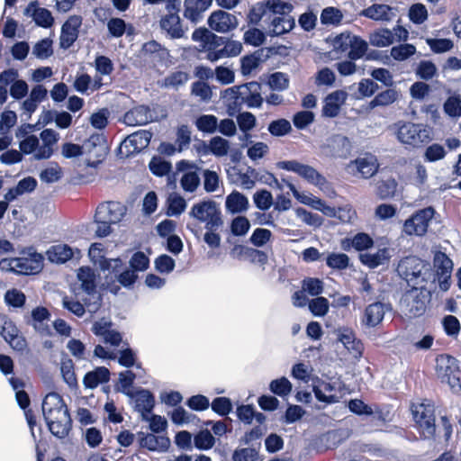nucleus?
<instances>
[{
    "mask_svg": "<svg viewBox=\"0 0 461 461\" xmlns=\"http://www.w3.org/2000/svg\"><path fill=\"white\" fill-rule=\"evenodd\" d=\"M88 256L91 261L103 271H116L118 267H122V261L119 258H106L104 257V245L102 243H93L89 248Z\"/></svg>",
    "mask_w": 461,
    "mask_h": 461,
    "instance_id": "nucleus-19",
    "label": "nucleus"
},
{
    "mask_svg": "<svg viewBox=\"0 0 461 461\" xmlns=\"http://www.w3.org/2000/svg\"><path fill=\"white\" fill-rule=\"evenodd\" d=\"M126 208L121 203L108 202L101 203L95 211V218L110 221L113 224L119 222L124 216Z\"/></svg>",
    "mask_w": 461,
    "mask_h": 461,
    "instance_id": "nucleus-22",
    "label": "nucleus"
},
{
    "mask_svg": "<svg viewBox=\"0 0 461 461\" xmlns=\"http://www.w3.org/2000/svg\"><path fill=\"white\" fill-rule=\"evenodd\" d=\"M313 368L305 363L300 362L294 364L291 368V376L298 381L308 384L312 383Z\"/></svg>",
    "mask_w": 461,
    "mask_h": 461,
    "instance_id": "nucleus-45",
    "label": "nucleus"
},
{
    "mask_svg": "<svg viewBox=\"0 0 461 461\" xmlns=\"http://www.w3.org/2000/svg\"><path fill=\"white\" fill-rule=\"evenodd\" d=\"M434 214L435 210L431 206L415 212L404 221L402 231L409 236L425 235Z\"/></svg>",
    "mask_w": 461,
    "mask_h": 461,
    "instance_id": "nucleus-8",
    "label": "nucleus"
},
{
    "mask_svg": "<svg viewBox=\"0 0 461 461\" xmlns=\"http://www.w3.org/2000/svg\"><path fill=\"white\" fill-rule=\"evenodd\" d=\"M82 289L91 296L93 303L85 302L89 312H95L101 305V295L96 292L95 272L87 267H82L77 273Z\"/></svg>",
    "mask_w": 461,
    "mask_h": 461,
    "instance_id": "nucleus-12",
    "label": "nucleus"
},
{
    "mask_svg": "<svg viewBox=\"0 0 461 461\" xmlns=\"http://www.w3.org/2000/svg\"><path fill=\"white\" fill-rule=\"evenodd\" d=\"M42 414L50 432L65 438L72 429V420L63 398L57 393H48L41 404Z\"/></svg>",
    "mask_w": 461,
    "mask_h": 461,
    "instance_id": "nucleus-1",
    "label": "nucleus"
},
{
    "mask_svg": "<svg viewBox=\"0 0 461 461\" xmlns=\"http://www.w3.org/2000/svg\"><path fill=\"white\" fill-rule=\"evenodd\" d=\"M321 149L328 157L347 158L351 151V142L348 137L336 134L326 140Z\"/></svg>",
    "mask_w": 461,
    "mask_h": 461,
    "instance_id": "nucleus-17",
    "label": "nucleus"
},
{
    "mask_svg": "<svg viewBox=\"0 0 461 461\" xmlns=\"http://www.w3.org/2000/svg\"><path fill=\"white\" fill-rule=\"evenodd\" d=\"M249 199L238 191H232L225 200L226 211L231 214L242 213L248 211Z\"/></svg>",
    "mask_w": 461,
    "mask_h": 461,
    "instance_id": "nucleus-34",
    "label": "nucleus"
},
{
    "mask_svg": "<svg viewBox=\"0 0 461 461\" xmlns=\"http://www.w3.org/2000/svg\"><path fill=\"white\" fill-rule=\"evenodd\" d=\"M41 140L40 149L35 156V160H43L50 158L54 153V146L59 140V133L53 129H44L41 131L40 137Z\"/></svg>",
    "mask_w": 461,
    "mask_h": 461,
    "instance_id": "nucleus-23",
    "label": "nucleus"
},
{
    "mask_svg": "<svg viewBox=\"0 0 461 461\" xmlns=\"http://www.w3.org/2000/svg\"><path fill=\"white\" fill-rule=\"evenodd\" d=\"M293 389L292 383L285 376L274 379L269 384V390L276 395L282 398L288 396Z\"/></svg>",
    "mask_w": 461,
    "mask_h": 461,
    "instance_id": "nucleus-47",
    "label": "nucleus"
},
{
    "mask_svg": "<svg viewBox=\"0 0 461 461\" xmlns=\"http://www.w3.org/2000/svg\"><path fill=\"white\" fill-rule=\"evenodd\" d=\"M222 98L226 104L227 113L235 116L245 105L239 86L226 89Z\"/></svg>",
    "mask_w": 461,
    "mask_h": 461,
    "instance_id": "nucleus-31",
    "label": "nucleus"
},
{
    "mask_svg": "<svg viewBox=\"0 0 461 461\" xmlns=\"http://www.w3.org/2000/svg\"><path fill=\"white\" fill-rule=\"evenodd\" d=\"M82 17L80 15H71L64 23L61 28L60 47L63 49L70 48L78 37L79 28L82 25Z\"/></svg>",
    "mask_w": 461,
    "mask_h": 461,
    "instance_id": "nucleus-21",
    "label": "nucleus"
},
{
    "mask_svg": "<svg viewBox=\"0 0 461 461\" xmlns=\"http://www.w3.org/2000/svg\"><path fill=\"white\" fill-rule=\"evenodd\" d=\"M359 14L376 22L388 23L396 17V9L384 4H374L363 9Z\"/></svg>",
    "mask_w": 461,
    "mask_h": 461,
    "instance_id": "nucleus-24",
    "label": "nucleus"
},
{
    "mask_svg": "<svg viewBox=\"0 0 461 461\" xmlns=\"http://www.w3.org/2000/svg\"><path fill=\"white\" fill-rule=\"evenodd\" d=\"M245 105L248 108H259L263 104V97L261 96V85L258 82L252 81L247 84L239 86Z\"/></svg>",
    "mask_w": 461,
    "mask_h": 461,
    "instance_id": "nucleus-26",
    "label": "nucleus"
},
{
    "mask_svg": "<svg viewBox=\"0 0 461 461\" xmlns=\"http://www.w3.org/2000/svg\"><path fill=\"white\" fill-rule=\"evenodd\" d=\"M120 268L121 267H118L116 271H110L115 274L116 281L121 285L128 289L131 288L138 279L137 273L131 268H126L123 271L119 272Z\"/></svg>",
    "mask_w": 461,
    "mask_h": 461,
    "instance_id": "nucleus-53",
    "label": "nucleus"
},
{
    "mask_svg": "<svg viewBox=\"0 0 461 461\" xmlns=\"http://www.w3.org/2000/svg\"><path fill=\"white\" fill-rule=\"evenodd\" d=\"M268 13H272L274 16H290L289 14L293 10L291 4L281 0L265 1Z\"/></svg>",
    "mask_w": 461,
    "mask_h": 461,
    "instance_id": "nucleus-52",
    "label": "nucleus"
},
{
    "mask_svg": "<svg viewBox=\"0 0 461 461\" xmlns=\"http://www.w3.org/2000/svg\"><path fill=\"white\" fill-rule=\"evenodd\" d=\"M392 311L390 303L375 302L368 304L363 312L360 322L366 328H375L384 320L386 312Z\"/></svg>",
    "mask_w": 461,
    "mask_h": 461,
    "instance_id": "nucleus-15",
    "label": "nucleus"
},
{
    "mask_svg": "<svg viewBox=\"0 0 461 461\" xmlns=\"http://www.w3.org/2000/svg\"><path fill=\"white\" fill-rule=\"evenodd\" d=\"M434 267L437 276L451 275L453 262L445 253L438 252L434 257Z\"/></svg>",
    "mask_w": 461,
    "mask_h": 461,
    "instance_id": "nucleus-55",
    "label": "nucleus"
},
{
    "mask_svg": "<svg viewBox=\"0 0 461 461\" xmlns=\"http://www.w3.org/2000/svg\"><path fill=\"white\" fill-rule=\"evenodd\" d=\"M209 149L215 157H224L230 149V142L220 136L212 137L209 141Z\"/></svg>",
    "mask_w": 461,
    "mask_h": 461,
    "instance_id": "nucleus-56",
    "label": "nucleus"
},
{
    "mask_svg": "<svg viewBox=\"0 0 461 461\" xmlns=\"http://www.w3.org/2000/svg\"><path fill=\"white\" fill-rule=\"evenodd\" d=\"M151 138L152 133L145 130L131 133L121 143L120 153L126 157L138 153L149 146Z\"/></svg>",
    "mask_w": 461,
    "mask_h": 461,
    "instance_id": "nucleus-14",
    "label": "nucleus"
},
{
    "mask_svg": "<svg viewBox=\"0 0 461 461\" xmlns=\"http://www.w3.org/2000/svg\"><path fill=\"white\" fill-rule=\"evenodd\" d=\"M398 92L395 89H386L375 96L369 103V108L374 109L377 106L390 105L398 99Z\"/></svg>",
    "mask_w": 461,
    "mask_h": 461,
    "instance_id": "nucleus-44",
    "label": "nucleus"
},
{
    "mask_svg": "<svg viewBox=\"0 0 461 461\" xmlns=\"http://www.w3.org/2000/svg\"><path fill=\"white\" fill-rule=\"evenodd\" d=\"M0 335L15 350L22 351L26 348V341L19 334L17 327L3 314H0Z\"/></svg>",
    "mask_w": 461,
    "mask_h": 461,
    "instance_id": "nucleus-16",
    "label": "nucleus"
},
{
    "mask_svg": "<svg viewBox=\"0 0 461 461\" xmlns=\"http://www.w3.org/2000/svg\"><path fill=\"white\" fill-rule=\"evenodd\" d=\"M149 167L155 176H163L171 171L172 165L160 157H154L149 161Z\"/></svg>",
    "mask_w": 461,
    "mask_h": 461,
    "instance_id": "nucleus-59",
    "label": "nucleus"
},
{
    "mask_svg": "<svg viewBox=\"0 0 461 461\" xmlns=\"http://www.w3.org/2000/svg\"><path fill=\"white\" fill-rule=\"evenodd\" d=\"M129 397L134 411L140 413L141 420H147L155 407L153 393L147 389H138Z\"/></svg>",
    "mask_w": 461,
    "mask_h": 461,
    "instance_id": "nucleus-18",
    "label": "nucleus"
},
{
    "mask_svg": "<svg viewBox=\"0 0 461 461\" xmlns=\"http://www.w3.org/2000/svg\"><path fill=\"white\" fill-rule=\"evenodd\" d=\"M24 15L32 17L34 23L42 28H50L54 23V18L50 10L40 7L37 2H31L23 12Z\"/></svg>",
    "mask_w": 461,
    "mask_h": 461,
    "instance_id": "nucleus-27",
    "label": "nucleus"
},
{
    "mask_svg": "<svg viewBox=\"0 0 461 461\" xmlns=\"http://www.w3.org/2000/svg\"><path fill=\"white\" fill-rule=\"evenodd\" d=\"M294 26V19L291 16H273L271 19V36H279L290 32Z\"/></svg>",
    "mask_w": 461,
    "mask_h": 461,
    "instance_id": "nucleus-40",
    "label": "nucleus"
},
{
    "mask_svg": "<svg viewBox=\"0 0 461 461\" xmlns=\"http://www.w3.org/2000/svg\"><path fill=\"white\" fill-rule=\"evenodd\" d=\"M277 167L286 171L294 172L305 179L310 184L322 187L327 184L326 178L314 167L300 163L296 160H284L276 164Z\"/></svg>",
    "mask_w": 461,
    "mask_h": 461,
    "instance_id": "nucleus-9",
    "label": "nucleus"
},
{
    "mask_svg": "<svg viewBox=\"0 0 461 461\" xmlns=\"http://www.w3.org/2000/svg\"><path fill=\"white\" fill-rule=\"evenodd\" d=\"M416 76L423 80H430L437 74V67L430 60H421L415 69Z\"/></svg>",
    "mask_w": 461,
    "mask_h": 461,
    "instance_id": "nucleus-58",
    "label": "nucleus"
},
{
    "mask_svg": "<svg viewBox=\"0 0 461 461\" xmlns=\"http://www.w3.org/2000/svg\"><path fill=\"white\" fill-rule=\"evenodd\" d=\"M348 95L345 90H336L329 94L324 99L322 114L330 118L336 117L339 113L341 106L347 101Z\"/></svg>",
    "mask_w": 461,
    "mask_h": 461,
    "instance_id": "nucleus-25",
    "label": "nucleus"
},
{
    "mask_svg": "<svg viewBox=\"0 0 461 461\" xmlns=\"http://www.w3.org/2000/svg\"><path fill=\"white\" fill-rule=\"evenodd\" d=\"M367 50V42L358 36H352V42L350 44L348 58L351 60L361 59Z\"/></svg>",
    "mask_w": 461,
    "mask_h": 461,
    "instance_id": "nucleus-54",
    "label": "nucleus"
},
{
    "mask_svg": "<svg viewBox=\"0 0 461 461\" xmlns=\"http://www.w3.org/2000/svg\"><path fill=\"white\" fill-rule=\"evenodd\" d=\"M312 392L316 399L325 403H334L338 402V397L333 394H326L335 391V384L330 382H325L318 376H313L312 379Z\"/></svg>",
    "mask_w": 461,
    "mask_h": 461,
    "instance_id": "nucleus-28",
    "label": "nucleus"
},
{
    "mask_svg": "<svg viewBox=\"0 0 461 461\" xmlns=\"http://www.w3.org/2000/svg\"><path fill=\"white\" fill-rule=\"evenodd\" d=\"M176 169L182 173L179 180L181 188L186 193H194L201 184L202 167L193 161L183 159L176 163Z\"/></svg>",
    "mask_w": 461,
    "mask_h": 461,
    "instance_id": "nucleus-10",
    "label": "nucleus"
},
{
    "mask_svg": "<svg viewBox=\"0 0 461 461\" xmlns=\"http://www.w3.org/2000/svg\"><path fill=\"white\" fill-rule=\"evenodd\" d=\"M140 446L150 451H165L169 446V440L166 437L147 434L140 438Z\"/></svg>",
    "mask_w": 461,
    "mask_h": 461,
    "instance_id": "nucleus-38",
    "label": "nucleus"
},
{
    "mask_svg": "<svg viewBox=\"0 0 461 461\" xmlns=\"http://www.w3.org/2000/svg\"><path fill=\"white\" fill-rule=\"evenodd\" d=\"M17 275H35L43 267V257L34 248L29 247L21 251V256L15 258Z\"/></svg>",
    "mask_w": 461,
    "mask_h": 461,
    "instance_id": "nucleus-11",
    "label": "nucleus"
},
{
    "mask_svg": "<svg viewBox=\"0 0 461 461\" xmlns=\"http://www.w3.org/2000/svg\"><path fill=\"white\" fill-rule=\"evenodd\" d=\"M52 54V41L48 38L41 40L32 48V55L39 59H46Z\"/></svg>",
    "mask_w": 461,
    "mask_h": 461,
    "instance_id": "nucleus-61",
    "label": "nucleus"
},
{
    "mask_svg": "<svg viewBox=\"0 0 461 461\" xmlns=\"http://www.w3.org/2000/svg\"><path fill=\"white\" fill-rule=\"evenodd\" d=\"M428 271L429 268L425 262L414 256L402 258L397 267L399 276L412 287L423 286L427 280Z\"/></svg>",
    "mask_w": 461,
    "mask_h": 461,
    "instance_id": "nucleus-3",
    "label": "nucleus"
},
{
    "mask_svg": "<svg viewBox=\"0 0 461 461\" xmlns=\"http://www.w3.org/2000/svg\"><path fill=\"white\" fill-rule=\"evenodd\" d=\"M349 257L341 252H331L326 257V265L335 270H345L349 266Z\"/></svg>",
    "mask_w": 461,
    "mask_h": 461,
    "instance_id": "nucleus-48",
    "label": "nucleus"
},
{
    "mask_svg": "<svg viewBox=\"0 0 461 461\" xmlns=\"http://www.w3.org/2000/svg\"><path fill=\"white\" fill-rule=\"evenodd\" d=\"M159 25L161 30L172 39H180L185 35L179 15L165 14L161 17Z\"/></svg>",
    "mask_w": 461,
    "mask_h": 461,
    "instance_id": "nucleus-32",
    "label": "nucleus"
},
{
    "mask_svg": "<svg viewBox=\"0 0 461 461\" xmlns=\"http://www.w3.org/2000/svg\"><path fill=\"white\" fill-rule=\"evenodd\" d=\"M210 28L218 32L225 33L237 28V17L226 11L219 10L212 13L208 19Z\"/></svg>",
    "mask_w": 461,
    "mask_h": 461,
    "instance_id": "nucleus-20",
    "label": "nucleus"
},
{
    "mask_svg": "<svg viewBox=\"0 0 461 461\" xmlns=\"http://www.w3.org/2000/svg\"><path fill=\"white\" fill-rule=\"evenodd\" d=\"M342 18L341 11L336 7H326L321 14V22L325 25H338Z\"/></svg>",
    "mask_w": 461,
    "mask_h": 461,
    "instance_id": "nucleus-60",
    "label": "nucleus"
},
{
    "mask_svg": "<svg viewBox=\"0 0 461 461\" xmlns=\"http://www.w3.org/2000/svg\"><path fill=\"white\" fill-rule=\"evenodd\" d=\"M194 124L203 133H214L218 128V119L213 114H203L196 118Z\"/></svg>",
    "mask_w": 461,
    "mask_h": 461,
    "instance_id": "nucleus-46",
    "label": "nucleus"
},
{
    "mask_svg": "<svg viewBox=\"0 0 461 461\" xmlns=\"http://www.w3.org/2000/svg\"><path fill=\"white\" fill-rule=\"evenodd\" d=\"M225 43V38L212 33L203 49L206 51V59L211 62H216L221 59L222 47Z\"/></svg>",
    "mask_w": 461,
    "mask_h": 461,
    "instance_id": "nucleus-35",
    "label": "nucleus"
},
{
    "mask_svg": "<svg viewBox=\"0 0 461 461\" xmlns=\"http://www.w3.org/2000/svg\"><path fill=\"white\" fill-rule=\"evenodd\" d=\"M170 419L172 422L177 426H183L185 424H189L194 422L197 420V417L187 411L182 406L176 407L170 413Z\"/></svg>",
    "mask_w": 461,
    "mask_h": 461,
    "instance_id": "nucleus-49",
    "label": "nucleus"
},
{
    "mask_svg": "<svg viewBox=\"0 0 461 461\" xmlns=\"http://www.w3.org/2000/svg\"><path fill=\"white\" fill-rule=\"evenodd\" d=\"M47 256L53 263H65L73 257V250L66 244L54 245L47 250Z\"/></svg>",
    "mask_w": 461,
    "mask_h": 461,
    "instance_id": "nucleus-41",
    "label": "nucleus"
},
{
    "mask_svg": "<svg viewBox=\"0 0 461 461\" xmlns=\"http://www.w3.org/2000/svg\"><path fill=\"white\" fill-rule=\"evenodd\" d=\"M362 264L370 268H375L380 265L384 264L389 259V253L387 249H380L377 251L371 253H362L359 256Z\"/></svg>",
    "mask_w": 461,
    "mask_h": 461,
    "instance_id": "nucleus-39",
    "label": "nucleus"
},
{
    "mask_svg": "<svg viewBox=\"0 0 461 461\" xmlns=\"http://www.w3.org/2000/svg\"><path fill=\"white\" fill-rule=\"evenodd\" d=\"M336 80L335 73L329 68L320 69L315 76V85L319 87H331Z\"/></svg>",
    "mask_w": 461,
    "mask_h": 461,
    "instance_id": "nucleus-63",
    "label": "nucleus"
},
{
    "mask_svg": "<svg viewBox=\"0 0 461 461\" xmlns=\"http://www.w3.org/2000/svg\"><path fill=\"white\" fill-rule=\"evenodd\" d=\"M19 149L23 155L32 154L35 159L38 149H40V139L36 135H31L26 139L21 140L19 141Z\"/></svg>",
    "mask_w": 461,
    "mask_h": 461,
    "instance_id": "nucleus-62",
    "label": "nucleus"
},
{
    "mask_svg": "<svg viewBox=\"0 0 461 461\" xmlns=\"http://www.w3.org/2000/svg\"><path fill=\"white\" fill-rule=\"evenodd\" d=\"M212 0H185L184 16L194 23L203 18V14L209 9Z\"/></svg>",
    "mask_w": 461,
    "mask_h": 461,
    "instance_id": "nucleus-29",
    "label": "nucleus"
},
{
    "mask_svg": "<svg viewBox=\"0 0 461 461\" xmlns=\"http://www.w3.org/2000/svg\"><path fill=\"white\" fill-rule=\"evenodd\" d=\"M379 163L377 158L370 153H366L362 157H358L350 161L347 166V171L350 174L357 173L363 178H370L378 171Z\"/></svg>",
    "mask_w": 461,
    "mask_h": 461,
    "instance_id": "nucleus-13",
    "label": "nucleus"
},
{
    "mask_svg": "<svg viewBox=\"0 0 461 461\" xmlns=\"http://www.w3.org/2000/svg\"><path fill=\"white\" fill-rule=\"evenodd\" d=\"M436 369L441 382L449 380L451 375L457 374V372L461 371L456 358L447 355L439 356L437 358Z\"/></svg>",
    "mask_w": 461,
    "mask_h": 461,
    "instance_id": "nucleus-33",
    "label": "nucleus"
},
{
    "mask_svg": "<svg viewBox=\"0 0 461 461\" xmlns=\"http://www.w3.org/2000/svg\"><path fill=\"white\" fill-rule=\"evenodd\" d=\"M110 377L109 370L104 366L96 367L95 370L86 374L83 379L85 387L94 389L100 384L108 382Z\"/></svg>",
    "mask_w": 461,
    "mask_h": 461,
    "instance_id": "nucleus-37",
    "label": "nucleus"
},
{
    "mask_svg": "<svg viewBox=\"0 0 461 461\" xmlns=\"http://www.w3.org/2000/svg\"><path fill=\"white\" fill-rule=\"evenodd\" d=\"M203 177V189L206 193H213L220 188L221 183L219 174L216 171L210 169H202Z\"/></svg>",
    "mask_w": 461,
    "mask_h": 461,
    "instance_id": "nucleus-51",
    "label": "nucleus"
},
{
    "mask_svg": "<svg viewBox=\"0 0 461 461\" xmlns=\"http://www.w3.org/2000/svg\"><path fill=\"white\" fill-rule=\"evenodd\" d=\"M186 205V201L182 195L177 193H171L167 199V214L168 216H179L185 212Z\"/></svg>",
    "mask_w": 461,
    "mask_h": 461,
    "instance_id": "nucleus-42",
    "label": "nucleus"
},
{
    "mask_svg": "<svg viewBox=\"0 0 461 461\" xmlns=\"http://www.w3.org/2000/svg\"><path fill=\"white\" fill-rule=\"evenodd\" d=\"M189 216L205 224L206 230H218L223 223L219 204L212 200L194 203Z\"/></svg>",
    "mask_w": 461,
    "mask_h": 461,
    "instance_id": "nucleus-5",
    "label": "nucleus"
},
{
    "mask_svg": "<svg viewBox=\"0 0 461 461\" xmlns=\"http://www.w3.org/2000/svg\"><path fill=\"white\" fill-rule=\"evenodd\" d=\"M152 121L150 109L146 105H138L128 111L123 122L129 126L145 125Z\"/></svg>",
    "mask_w": 461,
    "mask_h": 461,
    "instance_id": "nucleus-30",
    "label": "nucleus"
},
{
    "mask_svg": "<svg viewBox=\"0 0 461 461\" xmlns=\"http://www.w3.org/2000/svg\"><path fill=\"white\" fill-rule=\"evenodd\" d=\"M339 340L353 355L354 357H360L363 351V344L356 339L354 332L350 330H344L339 335Z\"/></svg>",
    "mask_w": 461,
    "mask_h": 461,
    "instance_id": "nucleus-36",
    "label": "nucleus"
},
{
    "mask_svg": "<svg viewBox=\"0 0 461 461\" xmlns=\"http://www.w3.org/2000/svg\"><path fill=\"white\" fill-rule=\"evenodd\" d=\"M105 144L104 136L101 134L92 135L82 146L71 142L64 143L61 147V154L66 158H74L83 153L95 151L96 158L105 154Z\"/></svg>",
    "mask_w": 461,
    "mask_h": 461,
    "instance_id": "nucleus-6",
    "label": "nucleus"
},
{
    "mask_svg": "<svg viewBox=\"0 0 461 461\" xmlns=\"http://www.w3.org/2000/svg\"><path fill=\"white\" fill-rule=\"evenodd\" d=\"M189 78L190 77L188 73L184 71H176L167 75L163 79L160 86L164 88L178 90L188 82Z\"/></svg>",
    "mask_w": 461,
    "mask_h": 461,
    "instance_id": "nucleus-43",
    "label": "nucleus"
},
{
    "mask_svg": "<svg viewBox=\"0 0 461 461\" xmlns=\"http://www.w3.org/2000/svg\"><path fill=\"white\" fill-rule=\"evenodd\" d=\"M396 126L397 140L412 148H418L431 140V129L424 123L399 122Z\"/></svg>",
    "mask_w": 461,
    "mask_h": 461,
    "instance_id": "nucleus-2",
    "label": "nucleus"
},
{
    "mask_svg": "<svg viewBox=\"0 0 461 461\" xmlns=\"http://www.w3.org/2000/svg\"><path fill=\"white\" fill-rule=\"evenodd\" d=\"M417 286L407 291L401 299V308L410 318L422 315L429 302L427 291Z\"/></svg>",
    "mask_w": 461,
    "mask_h": 461,
    "instance_id": "nucleus-7",
    "label": "nucleus"
},
{
    "mask_svg": "<svg viewBox=\"0 0 461 461\" xmlns=\"http://www.w3.org/2000/svg\"><path fill=\"white\" fill-rule=\"evenodd\" d=\"M369 41L375 47H387L393 43V33L388 29H382L372 33Z\"/></svg>",
    "mask_w": 461,
    "mask_h": 461,
    "instance_id": "nucleus-50",
    "label": "nucleus"
},
{
    "mask_svg": "<svg viewBox=\"0 0 461 461\" xmlns=\"http://www.w3.org/2000/svg\"><path fill=\"white\" fill-rule=\"evenodd\" d=\"M416 52V47L410 43L400 44L391 49V56L397 61H404Z\"/></svg>",
    "mask_w": 461,
    "mask_h": 461,
    "instance_id": "nucleus-57",
    "label": "nucleus"
},
{
    "mask_svg": "<svg viewBox=\"0 0 461 461\" xmlns=\"http://www.w3.org/2000/svg\"><path fill=\"white\" fill-rule=\"evenodd\" d=\"M443 108L450 117L461 116V97L459 95L449 96L444 103Z\"/></svg>",
    "mask_w": 461,
    "mask_h": 461,
    "instance_id": "nucleus-64",
    "label": "nucleus"
},
{
    "mask_svg": "<svg viewBox=\"0 0 461 461\" xmlns=\"http://www.w3.org/2000/svg\"><path fill=\"white\" fill-rule=\"evenodd\" d=\"M411 413L418 429L424 439H431L435 436V408L428 400L411 404Z\"/></svg>",
    "mask_w": 461,
    "mask_h": 461,
    "instance_id": "nucleus-4",
    "label": "nucleus"
}]
</instances>
